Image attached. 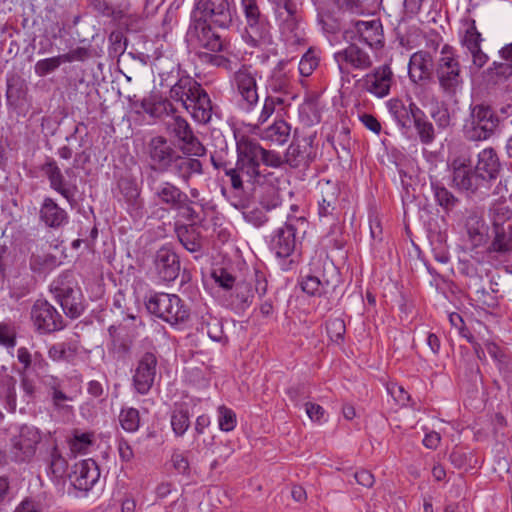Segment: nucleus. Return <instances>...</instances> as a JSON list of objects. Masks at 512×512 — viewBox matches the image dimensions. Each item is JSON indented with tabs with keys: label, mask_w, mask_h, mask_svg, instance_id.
<instances>
[{
	"label": "nucleus",
	"mask_w": 512,
	"mask_h": 512,
	"mask_svg": "<svg viewBox=\"0 0 512 512\" xmlns=\"http://www.w3.org/2000/svg\"><path fill=\"white\" fill-rule=\"evenodd\" d=\"M433 72V57L428 51L413 53L408 63V75L412 82L419 83L431 79Z\"/></svg>",
	"instance_id": "nucleus-37"
},
{
	"label": "nucleus",
	"mask_w": 512,
	"mask_h": 512,
	"mask_svg": "<svg viewBox=\"0 0 512 512\" xmlns=\"http://www.w3.org/2000/svg\"><path fill=\"white\" fill-rule=\"evenodd\" d=\"M34 244L35 241L30 233L22 227L15 229L11 234L10 247L17 252L21 263L26 262V257L32 250Z\"/></svg>",
	"instance_id": "nucleus-51"
},
{
	"label": "nucleus",
	"mask_w": 512,
	"mask_h": 512,
	"mask_svg": "<svg viewBox=\"0 0 512 512\" xmlns=\"http://www.w3.org/2000/svg\"><path fill=\"white\" fill-rule=\"evenodd\" d=\"M297 282L307 296L320 298L336 290L340 283V273L334 265H331L330 271L325 268L315 270L309 267L307 270H301Z\"/></svg>",
	"instance_id": "nucleus-14"
},
{
	"label": "nucleus",
	"mask_w": 512,
	"mask_h": 512,
	"mask_svg": "<svg viewBox=\"0 0 512 512\" xmlns=\"http://www.w3.org/2000/svg\"><path fill=\"white\" fill-rule=\"evenodd\" d=\"M90 5L99 14L109 17L111 22L125 32H132L139 28L142 18L131 11L129 1L111 4L107 0H90Z\"/></svg>",
	"instance_id": "nucleus-19"
},
{
	"label": "nucleus",
	"mask_w": 512,
	"mask_h": 512,
	"mask_svg": "<svg viewBox=\"0 0 512 512\" xmlns=\"http://www.w3.org/2000/svg\"><path fill=\"white\" fill-rule=\"evenodd\" d=\"M344 227L339 222L331 224L329 232L325 236L327 246L334 250H342L347 244V239L343 231Z\"/></svg>",
	"instance_id": "nucleus-64"
},
{
	"label": "nucleus",
	"mask_w": 512,
	"mask_h": 512,
	"mask_svg": "<svg viewBox=\"0 0 512 512\" xmlns=\"http://www.w3.org/2000/svg\"><path fill=\"white\" fill-rule=\"evenodd\" d=\"M197 331L200 333L206 332L212 341L221 344L223 347H227L229 345V337L224 332L222 321L210 313H206L201 316L197 326Z\"/></svg>",
	"instance_id": "nucleus-45"
},
{
	"label": "nucleus",
	"mask_w": 512,
	"mask_h": 512,
	"mask_svg": "<svg viewBox=\"0 0 512 512\" xmlns=\"http://www.w3.org/2000/svg\"><path fill=\"white\" fill-rule=\"evenodd\" d=\"M112 193L118 202L126 205V211L132 217H141L144 211V199L137 179L130 175H120L116 178Z\"/></svg>",
	"instance_id": "nucleus-22"
},
{
	"label": "nucleus",
	"mask_w": 512,
	"mask_h": 512,
	"mask_svg": "<svg viewBox=\"0 0 512 512\" xmlns=\"http://www.w3.org/2000/svg\"><path fill=\"white\" fill-rule=\"evenodd\" d=\"M240 6L251 29H264L265 16L260 11L258 0H240Z\"/></svg>",
	"instance_id": "nucleus-55"
},
{
	"label": "nucleus",
	"mask_w": 512,
	"mask_h": 512,
	"mask_svg": "<svg viewBox=\"0 0 512 512\" xmlns=\"http://www.w3.org/2000/svg\"><path fill=\"white\" fill-rule=\"evenodd\" d=\"M489 217L492 229L507 227L508 223H512V210L505 200L495 201L489 208Z\"/></svg>",
	"instance_id": "nucleus-56"
},
{
	"label": "nucleus",
	"mask_w": 512,
	"mask_h": 512,
	"mask_svg": "<svg viewBox=\"0 0 512 512\" xmlns=\"http://www.w3.org/2000/svg\"><path fill=\"white\" fill-rule=\"evenodd\" d=\"M482 34H463L461 43L472 56V62L477 68H482L489 60L488 55L481 49Z\"/></svg>",
	"instance_id": "nucleus-52"
},
{
	"label": "nucleus",
	"mask_w": 512,
	"mask_h": 512,
	"mask_svg": "<svg viewBox=\"0 0 512 512\" xmlns=\"http://www.w3.org/2000/svg\"><path fill=\"white\" fill-rule=\"evenodd\" d=\"M435 74L445 96L452 98L462 90L464 84L462 67L454 55L441 57L437 63Z\"/></svg>",
	"instance_id": "nucleus-21"
},
{
	"label": "nucleus",
	"mask_w": 512,
	"mask_h": 512,
	"mask_svg": "<svg viewBox=\"0 0 512 512\" xmlns=\"http://www.w3.org/2000/svg\"><path fill=\"white\" fill-rule=\"evenodd\" d=\"M512 77V63L494 61L483 70L481 78L487 88L504 85Z\"/></svg>",
	"instance_id": "nucleus-42"
},
{
	"label": "nucleus",
	"mask_w": 512,
	"mask_h": 512,
	"mask_svg": "<svg viewBox=\"0 0 512 512\" xmlns=\"http://www.w3.org/2000/svg\"><path fill=\"white\" fill-rule=\"evenodd\" d=\"M86 56L84 49H77L71 53H63L54 57L38 60L35 63L34 71L39 77H46L55 72L61 64L73 61H83Z\"/></svg>",
	"instance_id": "nucleus-40"
},
{
	"label": "nucleus",
	"mask_w": 512,
	"mask_h": 512,
	"mask_svg": "<svg viewBox=\"0 0 512 512\" xmlns=\"http://www.w3.org/2000/svg\"><path fill=\"white\" fill-rule=\"evenodd\" d=\"M71 485L84 493L89 492L100 478L97 462L91 458L75 463L68 475Z\"/></svg>",
	"instance_id": "nucleus-29"
},
{
	"label": "nucleus",
	"mask_w": 512,
	"mask_h": 512,
	"mask_svg": "<svg viewBox=\"0 0 512 512\" xmlns=\"http://www.w3.org/2000/svg\"><path fill=\"white\" fill-rule=\"evenodd\" d=\"M360 81L364 90L378 98H384L390 93L394 83V73L389 64H383L375 67Z\"/></svg>",
	"instance_id": "nucleus-28"
},
{
	"label": "nucleus",
	"mask_w": 512,
	"mask_h": 512,
	"mask_svg": "<svg viewBox=\"0 0 512 512\" xmlns=\"http://www.w3.org/2000/svg\"><path fill=\"white\" fill-rule=\"evenodd\" d=\"M450 186L468 196L485 195V186L478 176L469 157H455L449 164Z\"/></svg>",
	"instance_id": "nucleus-15"
},
{
	"label": "nucleus",
	"mask_w": 512,
	"mask_h": 512,
	"mask_svg": "<svg viewBox=\"0 0 512 512\" xmlns=\"http://www.w3.org/2000/svg\"><path fill=\"white\" fill-rule=\"evenodd\" d=\"M118 421L121 428L128 432L134 433L140 427V413L137 408L123 406L118 415Z\"/></svg>",
	"instance_id": "nucleus-58"
},
{
	"label": "nucleus",
	"mask_w": 512,
	"mask_h": 512,
	"mask_svg": "<svg viewBox=\"0 0 512 512\" xmlns=\"http://www.w3.org/2000/svg\"><path fill=\"white\" fill-rule=\"evenodd\" d=\"M153 264L158 278L163 282H173L179 276L180 257L172 244H164L156 251Z\"/></svg>",
	"instance_id": "nucleus-25"
},
{
	"label": "nucleus",
	"mask_w": 512,
	"mask_h": 512,
	"mask_svg": "<svg viewBox=\"0 0 512 512\" xmlns=\"http://www.w3.org/2000/svg\"><path fill=\"white\" fill-rule=\"evenodd\" d=\"M43 461L46 466V473L51 480L59 482L65 478L68 471V461L63 456L56 440L46 449Z\"/></svg>",
	"instance_id": "nucleus-38"
},
{
	"label": "nucleus",
	"mask_w": 512,
	"mask_h": 512,
	"mask_svg": "<svg viewBox=\"0 0 512 512\" xmlns=\"http://www.w3.org/2000/svg\"><path fill=\"white\" fill-rule=\"evenodd\" d=\"M51 292L67 317L77 319L84 313L86 306L83 294L72 272H62L52 282Z\"/></svg>",
	"instance_id": "nucleus-12"
},
{
	"label": "nucleus",
	"mask_w": 512,
	"mask_h": 512,
	"mask_svg": "<svg viewBox=\"0 0 512 512\" xmlns=\"http://www.w3.org/2000/svg\"><path fill=\"white\" fill-rule=\"evenodd\" d=\"M17 360L21 365L17 369V373L20 377V386L29 398H34L36 394V383L30 376L34 365V353L32 354L27 347H19L17 349Z\"/></svg>",
	"instance_id": "nucleus-36"
},
{
	"label": "nucleus",
	"mask_w": 512,
	"mask_h": 512,
	"mask_svg": "<svg viewBox=\"0 0 512 512\" xmlns=\"http://www.w3.org/2000/svg\"><path fill=\"white\" fill-rule=\"evenodd\" d=\"M48 35L39 34L33 38L34 42L39 38L40 52L50 51L52 46L55 45L58 50H67L66 53H71L77 49H84L86 56L83 58V61L92 56L88 47L77 46V38L74 37V34H51V38Z\"/></svg>",
	"instance_id": "nucleus-35"
},
{
	"label": "nucleus",
	"mask_w": 512,
	"mask_h": 512,
	"mask_svg": "<svg viewBox=\"0 0 512 512\" xmlns=\"http://www.w3.org/2000/svg\"><path fill=\"white\" fill-rule=\"evenodd\" d=\"M169 97L181 104L193 119L206 124L212 117V102L202 85L190 75L181 76L169 90Z\"/></svg>",
	"instance_id": "nucleus-6"
},
{
	"label": "nucleus",
	"mask_w": 512,
	"mask_h": 512,
	"mask_svg": "<svg viewBox=\"0 0 512 512\" xmlns=\"http://www.w3.org/2000/svg\"><path fill=\"white\" fill-rule=\"evenodd\" d=\"M405 104L401 99L388 101V109L398 127L404 134L412 130L423 145L432 144L437 136L434 124L429 117L411 98Z\"/></svg>",
	"instance_id": "nucleus-5"
},
{
	"label": "nucleus",
	"mask_w": 512,
	"mask_h": 512,
	"mask_svg": "<svg viewBox=\"0 0 512 512\" xmlns=\"http://www.w3.org/2000/svg\"><path fill=\"white\" fill-rule=\"evenodd\" d=\"M147 311L172 327L185 324L190 319V308L177 294L150 292L144 298Z\"/></svg>",
	"instance_id": "nucleus-8"
},
{
	"label": "nucleus",
	"mask_w": 512,
	"mask_h": 512,
	"mask_svg": "<svg viewBox=\"0 0 512 512\" xmlns=\"http://www.w3.org/2000/svg\"><path fill=\"white\" fill-rule=\"evenodd\" d=\"M39 222L51 231H60L69 224V213L57 201L45 196L40 203L38 212Z\"/></svg>",
	"instance_id": "nucleus-32"
},
{
	"label": "nucleus",
	"mask_w": 512,
	"mask_h": 512,
	"mask_svg": "<svg viewBox=\"0 0 512 512\" xmlns=\"http://www.w3.org/2000/svg\"><path fill=\"white\" fill-rule=\"evenodd\" d=\"M327 335L331 342L343 345L346 335V324L342 318H330L325 324Z\"/></svg>",
	"instance_id": "nucleus-62"
},
{
	"label": "nucleus",
	"mask_w": 512,
	"mask_h": 512,
	"mask_svg": "<svg viewBox=\"0 0 512 512\" xmlns=\"http://www.w3.org/2000/svg\"><path fill=\"white\" fill-rule=\"evenodd\" d=\"M291 126L283 119H275V121L261 130V138L282 145L286 143L290 137Z\"/></svg>",
	"instance_id": "nucleus-48"
},
{
	"label": "nucleus",
	"mask_w": 512,
	"mask_h": 512,
	"mask_svg": "<svg viewBox=\"0 0 512 512\" xmlns=\"http://www.w3.org/2000/svg\"><path fill=\"white\" fill-rule=\"evenodd\" d=\"M190 406L186 402H175L170 412V425L176 438H182L191 427Z\"/></svg>",
	"instance_id": "nucleus-43"
},
{
	"label": "nucleus",
	"mask_w": 512,
	"mask_h": 512,
	"mask_svg": "<svg viewBox=\"0 0 512 512\" xmlns=\"http://www.w3.org/2000/svg\"><path fill=\"white\" fill-rule=\"evenodd\" d=\"M466 249L470 254H478V249L487 244L489 227L477 211H469L464 219ZM474 257L473 255H471Z\"/></svg>",
	"instance_id": "nucleus-26"
},
{
	"label": "nucleus",
	"mask_w": 512,
	"mask_h": 512,
	"mask_svg": "<svg viewBox=\"0 0 512 512\" xmlns=\"http://www.w3.org/2000/svg\"><path fill=\"white\" fill-rule=\"evenodd\" d=\"M42 440L41 431L35 426L23 424L10 439L11 453L15 462L29 463Z\"/></svg>",
	"instance_id": "nucleus-20"
},
{
	"label": "nucleus",
	"mask_w": 512,
	"mask_h": 512,
	"mask_svg": "<svg viewBox=\"0 0 512 512\" xmlns=\"http://www.w3.org/2000/svg\"><path fill=\"white\" fill-rule=\"evenodd\" d=\"M362 43L351 40L347 47L334 53V59L338 64L342 75L349 74L347 66L357 70H367L372 66V59L362 48Z\"/></svg>",
	"instance_id": "nucleus-24"
},
{
	"label": "nucleus",
	"mask_w": 512,
	"mask_h": 512,
	"mask_svg": "<svg viewBox=\"0 0 512 512\" xmlns=\"http://www.w3.org/2000/svg\"><path fill=\"white\" fill-rule=\"evenodd\" d=\"M500 125L501 118L492 105L486 102L472 103L461 132L468 142H484L500 131Z\"/></svg>",
	"instance_id": "nucleus-7"
},
{
	"label": "nucleus",
	"mask_w": 512,
	"mask_h": 512,
	"mask_svg": "<svg viewBox=\"0 0 512 512\" xmlns=\"http://www.w3.org/2000/svg\"><path fill=\"white\" fill-rule=\"evenodd\" d=\"M430 116L434 120L436 133H441L451 125V115L446 104L441 103L432 107Z\"/></svg>",
	"instance_id": "nucleus-63"
},
{
	"label": "nucleus",
	"mask_w": 512,
	"mask_h": 512,
	"mask_svg": "<svg viewBox=\"0 0 512 512\" xmlns=\"http://www.w3.org/2000/svg\"><path fill=\"white\" fill-rule=\"evenodd\" d=\"M317 189L320 193L317 211L319 219L330 218L337 220L340 196L338 183L328 179H320Z\"/></svg>",
	"instance_id": "nucleus-30"
},
{
	"label": "nucleus",
	"mask_w": 512,
	"mask_h": 512,
	"mask_svg": "<svg viewBox=\"0 0 512 512\" xmlns=\"http://www.w3.org/2000/svg\"><path fill=\"white\" fill-rule=\"evenodd\" d=\"M159 366V355L155 348L138 355L131 369V386L135 393L147 395L154 386Z\"/></svg>",
	"instance_id": "nucleus-17"
},
{
	"label": "nucleus",
	"mask_w": 512,
	"mask_h": 512,
	"mask_svg": "<svg viewBox=\"0 0 512 512\" xmlns=\"http://www.w3.org/2000/svg\"><path fill=\"white\" fill-rule=\"evenodd\" d=\"M39 169L47 178L50 188L61 195L73 207L76 204L75 196L78 192V185L72 168L65 169V174L68 177L66 179L57 161L53 157L46 156Z\"/></svg>",
	"instance_id": "nucleus-16"
},
{
	"label": "nucleus",
	"mask_w": 512,
	"mask_h": 512,
	"mask_svg": "<svg viewBox=\"0 0 512 512\" xmlns=\"http://www.w3.org/2000/svg\"><path fill=\"white\" fill-rule=\"evenodd\" d=\"M197 222H190L189 224L175 223V234L178 241L188 252L194 254L195 260L200 259L203 252V236Z\"/></svg>",
	"instance_id": "nucleus-33"
},
{
	"label": "nucleus",
	"mask_w": 512,
	"mask_h": 512,
	"mask_svg": "<svg viewBox=\"0 0 512 512\" xmlns=\"http://www.w3.org/2000/svg\"><path fill=\"white\" fill-rule=\"evenodd\" d=\"M0 400H4L11 411L16 409V380L10 375H0Z\"/></svg>",
	"instance_id": "nucleus-60"
},
{
	"label": "nucleus",
	"mask_w": 512,
	"mask_h": 512,
	"mask_svg": "<svg viewBox=\"0 0 512 512\" xmlns=\"http://www.w3.org/2000/svg\"><path fill=\"white\" fill-rule=\"evenodd\" d=\"M334 5L343 11L352 14L377 12L382 6L383 0H332Z\"/></svg>",
	"instance_id": "nucleus-49"
},
{
	"label": "nucleus",
	"mask_w": 512,
	"mask_h": 512,
	"mask_svg": "<svg viewBox=\"0 0 512 512\" xmlns=\"http://www.w3.org/2000/svg\"><path fill=\"white\" fill-rule=\"evenodd\" d=\"M58 266V258L52 253H32L29 258V268L33 274L38 276H45L56 269Z\"/></svg>",
	"instance_id": "nucleus-50"
},
{
	"label": "nucleus",
	"mask_w": 512,
	"mask_h": 512,
	"mask_svg": "<svg viewBox=\"0 0 512 512\" xmlns=\"http://www.w3.org/2000/svg\"><path fill=\"white\" fill-rule=\"evenodd\" d=\"M146 154L151 172L172 174L184 183L204 174L203 163L198 157L186 154L175 141L163 135L153 136L149 140Z\"/></svg>",
	"instance_id": "nucleus-1"
},
{
	"label": "nucleus",
	"mask_w": 512,
	"mask_h": 512,
	"mask_svg": "<svg viewBox=\"0 0 512 512\" xmlns=\"http://www.w3.org/2000/svg\"><path fill=\"white\" fill-rule=\"evenodd\" d=\"M172 99L163 97L161 94L152 93L148 98H143L135 103V107L139 106L145 113L153 118H162L164 116L174 115L177 112Z\"/></svg>",
	"instance_id": "nucleus-39"
},
{
	"label": "nucleus",
	"mask_w": 512,
	"mask_h": 512,
	"mask_svg": "<svg viewBox=\"0 0 512 512\" xmlns=\"http://www.w3.org/2000/svg\"><path fill=\"white\" fill-rule=\"evenodd\" d=\"M502 299V295L499 294V289L495 287H490V290L481 287L477 289L474 293V297L471 298V301H474L475 304L470 302V305L474 307L475 310H481L488 314H496L500 310V300Z\"/></svg>",
	"instance_id": "nucleus-41"
},
{
	"label": "nucleus",
	"mask_w": 512,
	"mask_h": 512,
	"mask_svg": "<svg viewBox=\"0 0 512 512\" xmlns=\"http://www.w3.org/2000/svg\"><path fill=\"white\" fill-rule=\"evenodd\" d=\"M147 185L157 206L164 211H174L188 222L201 221V205L171 181L158 182L155 175H147Z\"/></svg>",
	"instance_id": "nucleus-4"
},
{
	"label": "nucleus",
	"mask_w": 512,
	"mask_h": 512,
	"mask_svg": "<svg viewBox=\"0 0 512 512\" xmlns=\"http://www.w3.org/2000/svg\"><path fill=\"white\" fill-rule=\"evenodd\" d=\"M494 237L490 242L488 251L499 255H507L512 252V223L507 227L493 229Z\"/></svg>",
	"instance_id": "nucleus-47"
},
{
	"label": "nucleus",
	"mask_w": 512,
	"mask_h": 512,
	"mask_svg": "<svg viewBox=\"0 0 512 512\" xmlns=\"http://www.w3.org/2000/svg\"><path fill=\"white\" fill-rule=\"evenodd\" d=\"M233 162H235L233 152L228 149L225 141L224 146L210 152V163L218 177L221 175V171Z\"/></svg>",
	"instance_id": "nucleus-59"
},
{
	"label": "nucleus",
	"mask_w": 512,
	"mask_h": 512,
	"mask_svg": "<svg viewBox=\"0 0 512 512\" xmlns=\"http://www.w3.org/2000/svg\"><path fill=\"white\" fill-rule=\"evenodd\" d=\"M80 354V343L69 339L52 344L48 348V357L54 362L74 364Z\"/></svg>",
	"instance_id": "nucleus-44"
},
{
	"label": "nucleus",
	"mask_w": 512,
	"mask_h": 512,
	"mask_svg": "<svg viewBox=\"0 0 512 512\" xmlns=\"http://www.w3.org/2000/svg\"><path fill=\"white\" fill-rule=\"evenodd\" d=\"M133 341L127 337L110 340L108 352L117 362L125 364L131 358Z\"/></svg>",
	"instance_id": "nucleus-57"
},
{
	"label": "nucleus",
	"mask_w": 512,
	"mask_h": 512,
	"mask_svg": "<svg viewBox=\"0 0 512 512\" xmlns=\"http://www.w3.org/2000/svg\"><path fill=\"white\" fill-rule=\"evenodd\" d=\"M170 127L172 134L178 140V145L185 150L186 154L195 155L198 158L206 156V147L194 134L191 126L183 117L174 116Z\"/></svg>",
	"instance_id": "nucleus-27"
},
{
	"label": "nucleus",
	"mask_w": 512,
	"mask_h": 512,
	"mask_svg": "<svg viewBox=\"0 0 512 512\" xmlns=\"http://www.w3.org/2000/svg\"><path fill=\"white\" fill-rule=\"evenodd\" d=\"M185 42L190 53L205 64L231 70V60L216 53L228 51L230 42L221 34H185Z\"/></svg>",
	"instance_id": "nucleus-9"
},
{
	"label": "nucleus",
	"mask_w": 512,
	"mask_h": 512,
	"mask_svg": "<svg viewBox=\"0 0 512 512\" xmlns=\"http://www.w3.org/2000/svg\"><path fill=\"white\" fill-rule=\"evenodd\" d=\"M30 319L36 334L51 335L66 328L61 313L46 299H37L31 307Z\"/></svg>",
	"instance_id": "nucleus-18"
},
{
	"label": "nucleus",
	"mask_w": 512,
	"mask_h": 512,
	"mask_svg": "<svg viewBox=\"0 0 512 512\" xmlns=\"http://www.w3.org/2000/svg\"><path fill=\"white\" fill-rule=\"evenodd\" d=\"M308 225L305 216L288 214L285 222L265 237L268 250L282 271H292L299 265Z\"/></svg>",
	"instance_id": "nucleus-2"
},
{
	"label": "nucleus",
	"mask_w": 512,
	"mask_h": 512,
	"mask_svg": "<svg viewBox=\"0 0 512 512\" xmlns=\"http://www.w3.org/2000/svg\"><path fill=\"white\" fill-rule=\"evenodd\" d=\"M474 168L485 186V191H488L502 171V164L497 151L493 147L481 150L477 155Z\"/></svg>",
	"instance_id": "nucleus-31"
},
{
	"label": "nucleus",
	"mask_w": 512,
	"mask_h": 512,
	"mask_svg": "<svg viewBox=\"0 0 512 512\" xmlns=\"http://www.w3.org/2000/svg\"><path fill=\"white\" fill-rule=\"evenodd\" d=\"M234 82L240 95V106L246 111H251L258 103L259 95L257 89L256 72L252 66L243 64L234 73Z\"/></svg>",
	"instance_id": "nucleus-23"
},
{
	"label": "nucleus",
	"mask_w": 512,
	"mask_h": 512,
	"mask_svg": "<svg viewBox=\"0 0 512 512\" xmlns=\"http://www.w3.org/2000/svg\"><path fill=\"white\" fill-rule=\"evenodd\" d=\"M232 22L227 0L199 1L192 12L188 32H208L212 29H228Z\"/></svg>",
	"instance_id": "nucleus-11"
},
{
	"label": "nucleus",
	"mask_w": 512,
	"mask_h": 512,
	"mask_svg": "<svg viewBox=\"0 0 512 512\" xmlns=\"http://www.w3.org/2000/svg\"><path fill=\"white\" fill-rule=\"evenodd\" d=\"M240 277L241 275L236 274L232 267L216 265L211 270V278L225 293L232 289Z\"/></svg>",
	"instance_id": "nucleus-53"
},
{
	"label": "nucleus",
	"mask_w": 512,
	"mask_h": 512,
	"mask_svg": "<svg viewBox=\"0 0 512 512\" xmlns=\"http://www.w3.org/2000/svg\"><path fill=\"white\" fill-rule=\"evenodd\" d=\"M135 51L142 61L157 60L163 56L167 34H135Z\"/></svg>",
	"instance_id": "nucleus-34"
},
{
	"label": "nucleus",
	"mask_w": 512,
	"mask_h": 512,
	"mask_svg": "<svg viewBox=\"0 0 512 512\" xmlns=\"http://www.w3.org/2000/svg\"><path fill=\"white\" fill-rule=\"evenodd\" d=\"M26 95V88L23 80L19 77L7 79L6 100L8 106H17L20 100Z\"/></svg>",
	"instance_id": "nucleus-61"
},
{
	"label": "nucleus",
	"mask_w": 512,
	"mask_h": 512,
	"mask_svg": "<svg viewBox=\"0 0 512 512\" xmlns=\"http://www.w3.org/2000/svg\"><path fill=\"white\" fill-rule=\"evenodd\" d=\"M430 185L434 200L445 213L453 211L460 200L437 178L430 176Z\"/></svg>",
	"instance_id": "nucleus-46"
},
{
	"label": "nucleus",
	"mask_w": 512,
	"mask_h": 512,
	"mask_svg": "<svg viewBox=\"0 0 512 512\" xmlns=\"http://www.w3.org/2000/svg\"><path fill=\"white\" fill-rule=\"evenodd\" d=\"M449 462L458 470H472L477 467L478 461L472 451H467L465 448L458 445L454 446L449 454Z\"/></svg>",
	"instance_id": "nucleus-54"
},
{
	"label": "nucleus",
	"mask_w": 512,
	"mask_h": 512,
	"mask_svg": "<svg viewBox=\"0 0 512 512\" xmlns=\"http://www.w3.org/2000/svg\"><path fill=\"white\" fill-rule=\"evenodd\" d=\"M302 126L294 130L293 140L285 153V162L292 168H308L317 154V131L313 128L321 120L316 105L307 103L300 109Z\"/></svg>",
	"instance_id": "nucleus-3"
},
{
	"label": "nucleus",
	"mask_w": 512,
	"mask_h": 512,
	"mask_svg": "<svg viewBox=\"0 0 512 512\" xmlns=\"http://www.w3.org/2000/svg\"><path fill=\"white\" fill-rule=\"evenodd\" d=\"M267 289L266 272L255 268L249 280L241 276L232 289L224 294L226 306L235 313H243L253 303L255 294L259 298L265 297Z\"/></svg>",
	"instance_id": "nucleus-10"
},
{
	"label": "nucleus",
	"mask_w": 512,
	"mask_h": 512,
	"mask_svg": "<svg viewBox=\"0 0 512 512\" xmlns=\"http://www.w3.org/2000/svg\"><path fill=\"white\" fill-rule=\"evenodd\" d=\"M237 165L242 174L247 176L248 182H260L267 175L265 169H261L262 146L260 143L247 135L236 138Z\"/></svg>",
	"instance_id": "nucleus-13"
}]
</instances>
